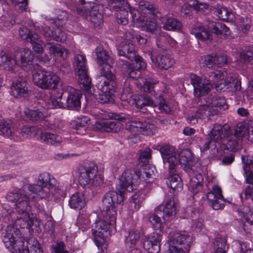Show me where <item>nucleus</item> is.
Returning <instances> with one entry per match:
<instances>
[{"label":"nucleus","mask_w":253,"mask_h":253,"mask_svg":"<svg viewBox=\"0 0 253 253\" xmlns=\"http://www.w3.org/2000/svg\"><path fill=\"white\" fill-rule=\"evenodd\" d=\"M163 162L168 167L170 173H174L178 163L190 166L193 159L192 154L188 149L182 151L180 154L172 146L164 145L160 148Z\"/></svg>","instance_id":"nucleus-1"},{"label":"nucleus","mask_w":253,"mask_h":253,"mask_svg":"<svg viewBox=\"0 0 253 253\" xmlns=\"http://www.w3.org/2000/svg\"><path fill=\"white\" fill-rule=\"evenodd\" d=\"M33 185L34 184H25L21 189L15 190L13 192H9L7 194V199L9 201L15 203V211L18 214H29L31 210L30 201L36 198H39L37 193L29 188V186Z\"/></svg>","instance_id":"nucleus-2"},{"label":"nucleus","mask_w":253,"mask_h":253,"mask_svg":"<svg viewBox=\"0 0 253 253\" xmlns=\"http://www.w3.org/2000/svg\"><path fill=\"white\" fill-rule=\"evenodd\" d=\"M56 185V179L49 173L43 172L39 176L37 183L33 186H29V188L37 193L40 199L56 194L62 197H65L66 193L63 188L57 187Z\"/></svg>","instance_id":"nucleus-3"},{"label":"nucleus","mask_w":253,"mask_h":253,"mask_svg":"<svg viewBox=\"0 0 253 253\" xmlns=\"http://www.w3.org/2000/svg\"><path fill=\"white\" fill-rule=\"evenodd\" d=\"M163 216L162 207L159 206L154 213L150 214L149 221L154 226L157 231L149 237L144 236L142 239L143 248L149 253H158L160 251V242L162 232V222L161 217Z\"/></svg>","instance_id":"nucleus-4"},{"label":"nucleus","mask_w":253,"mask_h":253,"mask_svg":"<svg viewBox=\"0 0 253 253\" xmlns=\"http://www.w3.org/2000/svg\"><path fill=\"white\" fill-rule=\"evenodd\" d=\"M124 196L123 192L117 188L116 191H109L102 198L103 214L106 219H110L114 224L116 221L117 210L115 204L124 203Z\"/></svg>","instance_id":"nucleus-5"},{"label":"nucleus","mask_w":253,"mask_h":253,"mask_svg":"<svg viewBox=\"0 0 253 253\" xmlns=\"http://www.w3.org/2000/svg\"><path fill=\"white\" fill-rule=\"evenodd\" d=\"M98 167L94 163L84 164L79 169L78 179L82 186L88 187H97L103 183V178L97 174Z\"/></svg>","instance_id":"nucleus-6"},{"label":"nucleus","mask_w":253,"mask_h":253,"mask_svg":"<svg viewBox=\"0 0 253 253\" xmlns=\"http://www.w3.org/2000/svg\"><path fill=\"white\" fill-rule=\"evenodd\" d=\"M32 81L42 89H55L57 88L60 79L53 72L37 69L32 72Z\"/></svg>","instance_id":"nucleus-7"},{"label":"nucleus","mask_w":253,"mask_h":253,"mask_svg":"<svg viewBox=\"0 0 253 253\" xmlns=\"http://www.w3.org/2000/svg\"><path fill=\"white\" fill-rule=\"evenodd\" d=\"M19 231L12 226H7L2 241L5 247L12 253H29L27 250L28 244L25 245L23 239L20 238Z\"/></svg>","instance_id":"nucleus-8"},{"label":"nucleus","mask_w":253,"mask_h":253,"mask_svg":"<svg viewBox=\"0 0 253 253\" xmlns=\"http://www.w3.org/2000/svg\"><path fill=\"white\" fill-rule=\"evenodd\" d=\"M96 81V86L100 91L97 98L98 102L104 104L113 101L112 96L117 87L116 77H97Z\"/></svg>","instance_id":"nucleus-9"},{"label":"nucleus","mask_w":253,"mask_h":253,"mask_svg":"<svg viewBox=\"0 0 253 253\" xmlns=\"http://www.w3.org/2000/svg\"><path fill=\"white\" fill-rule=\"evenodd\" d=\"M95 54L100 73L98 77H116L115 69L112 66L114 59L111 55L101 46L96 48Z\"/></svg>","instance_id":"nucleus-10"},{"label":"nucleus","mask_w":253,"mask_h":253,"mask_svg":"<svg viewBox=\"0 0 253 253\" xmlns=\"http://www.w3.org/2000/svg\"><path fill=\"white\" fill-rule=\"evenodd\" d=\"M126 129L131 133L128 136L129 143L131 145L136 143L139 141L137 135L140 133L147 135L154 134L155 126L153 124L140 121H131L126 126Z\"/></svg>","instance_id":"nucleus-11"},{"label":"nucleus","mask_w":253,"mask_h":253,"mask_svg":"<svg viewBox=\"0 0 253 253\" xmlns=\"http://www.w3.org/2000/svg\"><path fill=\"white\" fill-rule=\"evenodd\" d=\"M130 14L132 21H144L145 19H153L154 17H160V13L157 7L146 1H140L139 3V9L134 8L130 9Z\"/></svg>","instance_id":"nucleus-12"},{"label":"nucleus","mask_w":253,"mask_h":253,"mask_svg":"<svg viewBox=\"0 0 253 253\" xmlns=\"http://www.w3.org/2000/svg\"><path fill=\"white\" fill-rule=\"evenodd\" d=\"M81 5L76 8L78 14L82 16L90 17V21L94 26H100L103 21V16L99 12L100 6L96 3L88 2L85 3L84 0H81Z\"/></svg>","instance_id":"nucleus-13"},{"label":"nucleus","mask_w":253,"mask_h":253,"mask_svg":"<svg viewBox=\"0 0 253 253\" xmlns=\"http://www.w3.org/2000/svg\"><path fill=\"white\" fill-rule=\"evenodd\" d=\"M109 220V222L105 220L96 221L92 226V233L96 246L100 247L105 244L106 238L110 235L111 226L113 227L115 225L116 222L112 224L111 220Z\"/></svg>","instance_id":"nucleus-14"},{"label":"nucleus","mask_w":253,"mask_h":253,"mask_svg":"<svg viewBox=\"0 0 253 253\" xmlns=\"http://www.w3.org/2000/svg\"><path fill=\"white\" fill-rule=\"evenodd\" d=\"M73 65L76 74L79 77L80 84H82L85 89L90 87L91 81L87 75L85 55L81 54H75L74 57Z\"/></svg>","instance_id":"nucleus-15"},{"label":"nucleus","mask_w":253,"mask_h":253,"mask_svg":"<svg viewBox=\"0 0 253 253\" xmlns=\"http://www.w3.org/2000/svg\"><path fill=\"white\" fill-rule=\"evenodd\" d=\"M244 128L240 126L230 129L228 134L224 139L221 141V144L226 145L227 149L234 151L241 148L242 138L244 136Z\"/></svg>","instance_id":"nucleus-16"},{"label":"nucleus","mask_w":253,"mask_h":253,"mask_svg":"<svg viewBox=\"0 0 253 253\" xmlns=\"http://www.w3.org/2000/svg\"><path fill=\"white\" fill-rule=\"evenodd\" d=\"M191 83L194 87L195 96L197 97L208 94L212 88V85L209 79L202 78L196 75H191Z\"/></svg>","instance_id":"nucleus-17"},{"label":"nucleus","mask_w":253,"mask_h":253,"mask_svg":"<svg viewBox=\"0 0 253 253\" xmlns=\"http://www.w3.org/2000/svg\"><path fill=\"white\" fill-rule=\"evenodd\" d=\"M218 110L211 108L208 104L200 106L197 110L192 113L188 117L190 123L195 124L198 122V119L210 120L211 116L217 115Z\"/></svg>","instance_id":"nucleus-18"},{"label":"nucleus","mask_w":253,"mask_h":253,"mask_svg":"<svg viewBox=\"0 0 253 253\" xmlns=\"http://www.w3.org/2000/svg\"><path fill=\"white\" fill-rule=\"evenodd\" d=\"M207 198L209 205L214 210L221 209L224 207L223 197L221 188L214 185L212 191L207 194Z\"/></svg>","instance_id":"nucleus-19"},{"label":"nucleus","mask_w":253,"mask_h":253,"mask_svg":"<svg viewBox=\"0 0 253 253\" xmlns=\"http://www.w3.org/2000/svg\"><path fill=\"white\" fill-rule=\"evenodd\" d=\"M193 242L192 237L183 231L174 233L171 240V244L172 246H180L179 248L184 249L186 251H189Z\"/></svg>","instance_id":"nucleus-20"},{"label":"nucleus","mask_w":253,"mask_h":253,"mask_svg":"<svg viewBox=\"0 0 253 253\" xmlns=\"http://www.w3.org/2000/svg\"><path fill=\"white\" fill-rule=\"evenodd\" d=\"M230 128L227 125H221L215 124L209 133V137L213 140L218 145H221V141L226 137Z\"/></svg>","instance_id":"nucleus-21"},{"label":"nucleus","mask_w":253,"mask_h":253,"mask_svg":"<svg viewBox=\"0 0 253 253\" xmlns=\"http://www.w3.org/2000/svg\"><path fill=\"white\" fill-rule=\"evenodd\" d=\"M20 60H17V65H20L26 71L36 70V65L34 63V54L29 49L24 48L20 52Z\"/></svg>","instance_id":"nucleus-22"},{"label":"nucleus","mask_w":253,"mask_h":253,"mask_svg":"<svg viewBox=\"0 0 253 253\" xmlns=\"http://www.w3.org/2000/svg\"><path fill=\"white\" fill-rule=\"evenodd\" d=\"M157 53L156 49L148 51V54L152 62L156 66L165 70H167L172 66L173 61L169 56L161 54L157 55Z\"/></svg>","instance_id":"nucleus-23"},{"label":"nucleus","mask_w":253,"mask_h":253,"mask_svg":"<svg viewBox=\"0 0 253 253\" xmlns=\"http://www.w3.org/2000/svg\"><path fill=\"white\" fill-rule=\"evenodd\" d=\"M178 203L171 197L166 199L164 206H162V218L165 221H170L174 218L176 213Z\"/></svg>","instance_id":"nucleus-24"},{"label":"nucleus","mask_w":253,"mask_h":253,"mask_svg":"<svg viewBox=\"0 0 253 253\" xmlns=\"http://www.w3.org/2000/svg\"><path fill=\"white\" fill-rule=\"evenodd\" d=\"M11 93L16 98L27 97L30 93L28 83L23 79H18L13 83L11 88Z\"/></svg>","instance_id":"nucleus-25"},{"label":"nucleus","mask_w":253,"mask_h":253,"mask_svg":"<svg viewBox=\"0 0 253 253\" xmlns=\"http://www.w3.org/2000/svg\"><path fill=\"white\" fill-rule=\"evenodd\" d=\"M137 185L135 179H134L133 172L130 170H127L124 171L120 178V185L121 187V190L124 195L125 190L130 192L133 191V186Z\"/></svg>","instance_id":"nucleus-26"},{"label":"nucleus","mask_w":253,"mask_h":253,"mask_svg":"<svg viewBox=\"0 0 253 253\" xmlns=\"http://www.w3.org/2000/svg\"><path fill=\"white\" fill-rule=\"evenodd\" d=\"M155 168L149 165H143L142 168L137 170H133L134 179H135L137 183V180L150 182V178H154L155 175L154 169Z\"/></svg>","instance_id":"nucleus-27"},{"label":"nucleus","mask_w":253,"mask_h":253,"mask_svg":"<svg viewBox=\"0 0 253 253\" xmlns=\"http://www.w3.org/2000/svg\"><path fill=\"white\" fill-rule=\"evenodd\" d=\"M95 126L98 130L113 132L119 131L122 127V125L120 122L112 120L100 121L97 122Z\"/></svg>","instance_id":"nucleus-28"},{"label":"nucleus","mask_w":253,"mask_h":253,"mask_svg":"<svg viewBox=\"0 0 253 253\" xmlns=\"http://www.w3.org/2000/svg\"><path fill=\"white\" fill-rule=\"evenodd\" d=\"M189 173L191 177L189 189L193 194H197L201 189L204 178L201 173L194 172L192 169H189Z\"/></svg>","instance_id":"nucleus-29"},{"label":"nucleus","mask_w":253,"mask_h":253,"mask_svg":"<svg viewBox=\"0 0 253 253\" xmlns=\"http://www.w3.org/2000/svg\"><path fill=\"white\" fill-rule=\"evenodd\" d=\"M118 54L133 61L136 55L134 46L129 41L122 42L118 47Z\"/></svg>","instance_id":"nucleus-30"},{"label":"nucleus","mask_w":253,"mask_h":253,"mask_svg":"<svg viewBox=\"0 0 253 253\" xmlns=\"http://www.w3.org/2000/svg\"><path fill=\"white\" fill-rule=\"evenodd\" d=\"M69 94L66 100V107L73 109L80 107L81 94L77 89L70 87Z\"/></svg>","instance_id":"nucleus-31"},{"label":"nucleus","mask_w":253,"mask_h":253,"mask_svg":"<svg viewBox=\"0 0 253 253\" xmlns=\"http://www.w3.org/2000/svg\"><path fill=\"white\" fill-rule=\"evenodd\" d=\"M17 65V59L12 58L7 53L0 51V66L5 70L15 72Z\"/></svg>","instance_id":"nucleus-32"},{"label":"nucleus","mask_w":253,"mask_h":253,"mask_svg":"<svg viewBox=\"0 0 253 253\" xmlns=\"http://www.w3.org/2000/svg\"><path fill=\"white\" fill-rule=\"evenodd\" d=\"M242 220L244 230L248 233L253 232V211L249 207L244 208Z\"/></svg>","instance_id":"nucleus-33"},{"label":"nucleus","mask_w":253,"mask_h":253,"mask_svg":"<svg viewBox=\"0 0 253 253\" xmlns=\"http://www.w3.org/2000/svg\"><path fill=\"white\" fill-rule=\"evenodd\" d=\"M209 29L201 24H197L195 25L191 30V34L194 35L197 39L202 41L211 40V34L210 33Z\"/></svg>","instance_id":"nucleus-34"},{"label":"nucleus","mask_w":253,"mask_h":253,"mask_svg":"<svg viewBox=\"0 0 253 253\" xmlns=\"http://www.w3.org/2000/svg\"><path fill=\"white\" fill-rule=\"evenodd\" d=\"M85 194L83 192H78L70 197L69 204L72 209L80 210L85 204Z\"/></svg>","instance_id":"nucleus-35"},{"label":"nucleus","mask_w":253,"mask_h":253,"mask_svg":"<svg viewBox=\"0 0 253 253\" xmlns=\"http://www.w3.org/2000/svg\"><path fill=\"white\" fill-rule=\"evenodd\" d=\"M15 133V129L10 120H6L2 118L0 120V134L10 137Z\"/></svg>","instance_id":"nucleus-36"},{"label":"nucleus","mask_w":253,"mask_h":253,"mask_svg":"<svg viewBox=\"0 0 253 253\" xmlns=\"http://www.w3.org/2000/svg\"><path fill=\"white\" fill-rule=\"evenodd\" d=\"M46 47L49 50L50 54L57 55L63 59H66L68 56L69 51L61 45L48 42L47 43Z\"/></svg>","instance_id":"nucleus-37"},{"label":"nucleus","mask_w":253,"mask_h":253,"mask_svg":"<svg viewBox=\"0 0 253 253\" xmlns=\"http://www.w3.org/2000/svg\"><path fill=\"white\" fill-rule=\"evenodd\" d=\"M209 28L213 33L217 35H221L223 37H226L230 35V32L229 28L225 24L218 22L215 23L211 22L209 25Z\"/></svg>","instance_id":"nucleus-38"},{"label":"nucleus","mask_w":253,"mask_h":253,"mask_svg":"<svg viewBox=\"0 0 253 253\" xmlns=\"http://www.w3.org/2000/svg\"><path fill=\"white\" fill-rule=\"evenodd\" d=\"M130 103L138 108H142L146 106H149L153 107L157 106L152 99L149 97H143L142 96H134V97L132 99Z\"/></svg>","instance_id":"nucleus-39"},{"label":"nucleus","mask_w":253,"mask_h":253,"mask_svg":"<svg viewBox=\"0 0 253 253\" xmlns=\"http://www.w3.org/2000/svg\"><path fill=\"white\" fill-rule=\"evenodd\" d=\"M208 102L211 108L217 109L218 113L221 109L225 110L227 108L225 99L223 97L213 96L208 99Z\"/></svg>","instance_id":"nucleus-40"},{"label":"nucleus","mask_w":253,"mask_h":253,"mask_svg":"<svg viewBox=\"0 0 253 253\" xmlns=\"http://www.w3.org/2000/svg\"><path fill=\"white\" fill-rule=\"evenodd\" d=\"M139 240V232L134 230H130L126 236L125 244L129 249L136 248L135 246Z\"/></svg>","instance_id":"nucleus-41"},{"label":"nucleus","mask_w":253,"mask_h":253,"mask_svg":"<svg viewBox=\"0 0 253 253\" xmlns=\"http://www.w3.org/2000/svg\"><path fill=\"white\" fill-rule=\"evenodd\" d=\"M149 19H145L144 21H136L141 24L144 30L153 34H160L161 30L159 26L154 20H149Z\"/></svg>","instance_id":"nucleus-42"},{"label":"nucleus","mask_w":253,"mask_h":253,"mask_svg":"<svg viewBox=\"0 0 253 253\" xmlns=\"http://www.w3.org/2000/svg\"><path fill=\"white\" fill-rule=\"evenodd\" d=\"M41 138L49 145H58L62 141V137L60 135L48 132H42Z\"/></svg>","instance_id":"nucleus-43"},{"label":"nucleus","mask_w":253,"mask_h":253,"mask_svg":"<svg viewBox=\"0 0 253 253\" xmlns=\"http://www.w3.org/2000/svg\"><path fill=\"white\" fill-rule=\"evenodd\" d=\"M119 62H122V65L125 66L127 69V77L134 80H137L140 78L141 75V70L136 68L132 64L126 61H123L120 59Z\"/></svg>","instance_id":"nucleus-44"},{"label":"nucleus","mask_w":253,"mask_h":253,"mask_svg":"<svg viewBox=\"0 0 253 253\" xmlns=\"http://www.w3.org/2000/svg\"><path fill=\"white\" fill-rule=\"evenodd\" d=\"M20 215L15 221L16 226L21 228H30L33 224V220L30 217V214Z\"/></svg>","instance_id":"nucleus-45"},{"label":"nucleus","mask_w":253,"mask_h":253,"mask_svg":"<svg viewBox=\"0 0 253 253\" xmlns=\"http://www.w3.org/2000/svg\"><path fill=\"white\" fill-rule=\"evenodd\" d=\"M108 5L111 9L116 10L117 12L125 9H128L130 12V9L132 8L125 0H109Z\"/></svg>","instance_id":"nucleus-46"},{"label":"nucleus","mask_w":253,"mask_h":253,"mask_svg":"<svg viewBox=\"0 0 253 253\" xmlns=\"http://www.w3.org/2000/svg\"><path fill=\"white\" fill-rule=\"evenodd\" d=\"M163 23L164 29L167 30H179L182 27L181 22L173 18L169 17Z\"/></svg>","instance_id":"nucleus-47"},{"label":"nucleus","mask_w":253,"mask_h":253,"mask_svg":"<svg viewBox=\"0 0 253 253\" xmlns=\"http://www.w3.org/2000/svg\"><path fill=\"white\" fill-rule=\"evenodd\" d=\"M169 173L171 174L169 177V186L174 191H179L182 189L183 183L181 178L178 174H173L174 173Z\"/></svg>","instance_id":"nucleus-48"},{"label":"nucleus","mask_w":253,"mask_h":253,"mask_svg":"<svg viewBox=\"0 0 253 253\" xmlns=\"http://www.w3.org/2000/svg\"><path fill=\"white\" fill-rule=\"evenodd\" d=\"M24 113L26 118L33 121H38L42 120L44 118V115L42 112L39 110L26 109Z\"/></svg>","instance_id":"nucleus-49"},{"label":"nucleus","mask_w":253,"mask_h":253,"mask_svg":"<svg viewBox=\"0 0 253 253\" xmlns=\"http://www.w3.org/2000/svg\"><path fill=\"white\" fill-rule=\"evenodd\" d=\"M26 244L30 246L29 247L27 246V248L29 253H44L39 242L36 239L31 238Z\"/></svg>","instance_id":"nucleus-50"},{"label":"nucleus","mask_w":253,"mask_h":253,"mask_svg":"<svg viewBox=\"0 0 253 253\" xmlns=\"http://www.w3.org/2000/svg\"><path fill=\"white\" fill-rule=\"evenodd\" d=\"M215 251L226 252L228 247L226 244V239L221 235H218L214 242Z\"/></svg>","instance_id":"nucleus-51"},{"label":"nucleus","mask_w":253,"mask_h":253,"mask_svg":"<svg viewBox=\"0 0 253 253\" xmlns=\"http://www.w3.org/2000/svg\"><path fill=\"white\" fill-rule=\"evenodd\" d=\"M220 147V145H218L215 141L210 139L208 142H206L204 146L201 148V150L204 152L211 148V156H214L216 155L218 153L219 148Z\"/></svg>","instance_id":"nucleus-52"},{"label":"nucleus","mask_w":253,"mask_h":253,"mask_svg":"<svg viewBox=\"0 0 253 253\" xmlns=\"http://www.w3.org/2000/svg\"><path fill=\"white\" fill-rule=\"evenodd\" d=\"M46 97L45 101L49 109L63 108L64 107L63 104L60 101H57L50 93L47 94Z\"/></svg>","instance_id":"nucleus-53"},{"label":"nucleus","mask_w":253,"mask_h":253,"mask_svg":"<svg viewBox=\"0 0 253 253\" xmlns=\"http://www.w3.org/2000/svg\"><path fill=\"white\" fill-rule=\"evenodd\" d=\"M132 97L131 88L128 84L126 83L125 87L121 95V99L124 101L128 102L130 103L132 101L131 98Z\"/></svg>","instance_id":"nucleus-54"},{"label":"nucleus","mask_w":253,"mask_h":253,"mask_svg":"<svg viewBox=\"0 0 253 253\" xmlns=\"http://www.w3.org/2000/svg\"><path fill=\"white\" fill-rule=\"evenodd\" d=\"M128 9H125L121 11H117L116 16L117 19V22L119 24L126 25L128 23Z\"/></svg>","instance_id":"nucleus-55"},{"label":"nucleus","mask_w":253,"mask_h":253,"mask_svg":"<svg viewBox=\"0 0 253 253\" xmlns=\"http://www.w3.org/2000/svg\"><path fill=\"white\" fill-rule=\"evenodd\" d=\"M218 17L222 20H227L230 18L232 13L223 6H218L215 11Z\"/></svg>","instance_id":"nucleus-56"},{"label":"nucleus","mask_w":253,"mask_h":253,"mask_svg":"<svg viewBox=\"0 0 253 253\" xmlns=\"http://www.w3.org/2000/svg\"><path fill=\"white\" fill-rule=\"evenodd\" d=\"M240 57L244 62L253 64V47H250L246 52H241Z\"/></svg>","instance_id":"nucleus-57"},{"label":"nucleus","mask_w":253,"mask_h":253,"mask_svg":"<svg viewBox=\"0 0 253 253\" xmlns=\"http://www.w3.org/2000/svg\"><path fill=\"white\" fill-rule=\"evenodd\" d=\"M89 119L86 116L79 118L77 120L73 122L72 127L76 129H79L81 127L86 126L89 124Z\"/></svg>","instance_id":"nucleus-58"},{"label":"nucleus","mask_w":253,"mask_h":253,"mask_svg":"<svg viewBox=\"0 0 253 253\" xmlns=\"http://www.w3.org/2000/svg\"><path fill=\"white\" fill-rule=\"evenodd\" d=\"M193 7L195 10L202 14H206L210 11L209 5L205 2L196 1L193 4Z\"/></svg>","instance_id":"nucleus-59"},{"label":"nucleus","mask_w":253,"mask_h":253,"mask_svg":"<svg viewBox=\"0 0 253 253\" xmlns=\"http://www.w3.org/2000/svg\"><path fill=\"white\" fill-rule=\"evenodd\" d=\"M204 66L209 69L216 67L214 55L208 54L202 57Z\"/></svg>","instance_id":"nucleus-60"},{"label":"nucleus","mask_w":253,"mask_h":253,"mask_svg":"<svg viewBox=\"0 0 253 253\" xmlns=\"http://www.w3.org/2000/svg\"><path fill=\"white\" fill-rule=\"evenodd\" d=\"M229 76H228L225 80L222 79L215 83V88L217 91L221 92L224 91L226 89L228 88V79Z\"/></svg>","instance_id":"nucleus-61"},{"label":"nucleus","mask_w":253,"mask_h":253,"mask_svg":"<svg viewBox=\"0 0 253 253\" xmlns=\"http://www.w3.org/2000/svg\"><path fill=\"white\" fill-rule=\"evenodd\" d=\"M241 83L238 80L233 79L231 76H229L228 79V88H231L233 92H236L241 89Z\"/></svg>","instance_id":"nucleus-62"},{"label":"nucleus","mask_w":253,"mask_h":253,"mask_svg":"<svg viewBox=\"0 0 253 253\" xmlns=\"http://www.w3.org/2000/svg\"><path fill=\"white\" fill-rule=\"evenodd\" d=\"M242 162L244 164L243 169L246 172L253 169V159L251 157L248 156H242Z\"/></svg>","instance_id":"nucleus-63"},{"label":"nucleus","mask_w":253,"mask_h":253,"mask_svg":"<svg viewBox=\"0 0 253 253\" xmlns=\"http://www.w3.org/2000/svg\"><path fill=\"white\" fill-rule=\"evenodd\" d=\"M65 244L62 242H59L53 245L51 249L55 253H69V252L65 250Z\"/></svg>","instance_id":"nucleus-64"}]
</instances>
